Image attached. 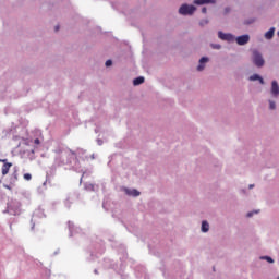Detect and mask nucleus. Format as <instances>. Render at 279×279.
I'll return each mask as SVG.
<instances>
[{
	"label": "nucleus",
	"instance_id": "5701e85b",
	"mask_svg": "<svg viewBox=\"0 0 279 279\" xmlns=\"http://www.w3.org/2000/svg\"><path fill=\"white\" fill-rule=\"evenodd\" d=\"M34 144H35V145H40V140L35 138V140H34Z\"/></svg>",
	"mask_w": 279,
	"mask_h": 279
},
{
	"label": "nucleus",
	"instance_id": "f8f14e48",
	"mask_svg": "<svg viewBox=\"0 0 279 279\" xmlns=\"http://www.w3.org/2000/svg\"><path fill=\"white\" fill-rule=\"evenodd\" d=\"M126 193L128 195H132L133 197H138V195H141V192H138L137 190H128Z\"/></svg>",
	"mask_w": 279,
	"mask_h": 279
},
{
	"label": "nucleus",
	"instance_id": "f3484780",
	"mask_svg": "<svg viewBox=\"0 0 279 279\" xmlns=\"http://www.w3.org/2000/svg\"><path fill=\"white\" fill-rule=\"evenodd\" d=\"M24 180H26L27 182H29V180H32V175L29 173H25L24 174Z\"/></svg>",
	"mask_w": 279,
	"mask_h": 279
},
{
	"label": "nucleus",
	"instance_id": "39448f33",
	"mask_svg": "<svg viewBox=\"0 0 279 279\" xmlns=\"http://www.w3.org/2000/svg\"><path fill=\"white\" fill-rule=\"evenodd\" d=\"M0 162H3L2 175H8V173H10V168L12 167V162H8V159H0Z\"/></svg>",
	"mask_w": 279,
	"mask_h": 279
},
{
	"label": "nucleus",
	"instance_id": "4be33fe9",
	"mask_svg": "<svg viewBox=\"0 0 279 279\" xmlns=\"http://www.w3.org/2000/svg\"><path fill=\"white\" fill-rule=\"evenodd\" d=\"M208 12V9L206 8V7H204L203 9H202V13L203 14H206Z\"/></svg>",
	"mask_w": 279,
	"mask_h": 279
},
{
	"label": "nucleus",
	"instance_id": "ddd939ff",
	"mask_svg": "<svg viewBox=\"0 0 279 279\" xmlns=\"http://www.w3.org/2000/svg\"><path fill=\"white\" fill-rule=\"evenodd\" d=\"M210 230V225L207 221L202 222V232H208Z\"/></svg>",
	"mask_w": 279,
	"mask_h": 279
},
{
	"label": "nucleus",
	"instance_id": "412c9836",
	"mask_svg": "<svg viewBox=\"0 0 279 279\" xmlns=\"http://www.w3.org/2000/svg\"><path fill=\"white\" fill-rule=\"evenodd\" d=\"M201 25H208V20L201 21Z\"/></svg>",
	"mask_w": 279,
	"mask_h": 279
},
{
	"label": "nucleus",
	"instance_id": "6e6552de",
	"mask_svg": "<svg viewBox=\"0 0 279 279\" xmlns=\"http://www.w3.org/2000/svg\"><path fill=\"white\" fill-rule=\"evenodd\" d=\"M275 32H276V28L271 27L268 32L265 33V38L267 40H271V38H274Z\"/></svg>",
	"mask_w": 279,
	"mask_h": 279
},
{
	"label": "nucleus",
	"instance_id": "0eeeda50",
	"mask_svg": "<svg viewBox=\"0 0 279 279\" xmlns=\"http://www.w3.org/2000/svg\"><path fill=\"white\" fill-rule=\"evenodd\" d=\"M271 95H274V97H278L279 95V86L277 81H272L271 83Z\"/></svg>",
	"mask_w": 279,
	"mask_h": 279
},
{
	"label": "nucleus",
	"instance_id": "b1692460",
	"mask_svg": "<svg viewBox=\"0 0 279 279\" xmlns=\"http://www.w3.org/2000/svg\"><path fill=\"white\" fill-rule=\"evenodd\" d=\"M254 213H258V211H254ZM254 213H253V211H250V213L246 215V217H253Z\"/></svg>",
	"mask_w": 279,
	"mask_h": 279
},
{
	"label": "nucleus",
	"instance_id": "423d86ee",
	"mask_svg": "<svg viewBox=\"0 0 279 279\" xmlns=\"http://www.w3.org/2000/svg\"><path fill=\"white\" fill-rule=\"evenodd\" d=\"M236 44L240 46L247 45L250 43V35H242L236 37Z\"/></svg>",
	"mask_w": 279,
	"mask_h": 279
},
{
	"label": "nucleus",
	"instance_id": "7ed1b4c3",
	"mask_svg": "<svg viewBox=\"0 0 279 279\" xmlns=\"http://www.w3.org/2000/svg\"><path fill=\"white\" fill-rule=\"evenodd\" d=\"M19 182V172L14 171L10 177V185H4V189H9V191H12V186Z\"/></svg>",
	"mask_w": 279,
	"mask_h": 279
},
{
	"label": "nucleus",
	"instance_id": "1a4fd4ad",
	"mask_svg": "<svg viewBox=\"0 0 279 279\" xmlns=\"http://www.w3.org/2000/svg\"><path fill=\"white\" fill-rule=\"evenodd\" d=\"M206 62H208V58L203 57L199 60V65L197 66V71H204V64H206Z\"/></svg>",
	"mask_w": 279,
	"mask_h": 279
},
{
	"label": "nucleus",
	"instance_id": "20e7f679",
	"mask_svg": "<svg viewBox=\"0 0 279 279\" xmlns=\"http://www.w3.org/2000/svg\"><path fill=\"white\" fill-rule=\"evenodd\" d=\"M218 37L220 40H227V43H234V37L232 34H226L223 32H218Z\"/></svg>",
	"mask_w": 279,
	"mask_h": 279
},
{
	"label": "nucleus",
	"instance_id": "2eb2a0df",
	"mask_svg": "<svg viewBox=\"0 0 279 279\" xmlns=\"http://www.w3.org/2000/svg\"><path fill=\"white\" fill-rule=\"evenodd\" d=\"M193 3H194V5H205L204 0H194Z\"/></svg>",
	"mask_w": 279,
	"mask_h": 279
},
{
	"label": "nucleus",
	"instance_id": "393cba45",
	"mask_svg": "<svg viewBox=\"0 0 279 279\" xmlns=\"http://www.w3.org/2000/svg\"><path fill=\"white\" fill-rule=\"evenodd\" d=\"M225 12H226V14H228V12H230V8H226Z\"/></svg>",
	"mask_w": 279,
	"mask_h": 279
},
{
	"label": "nucleus",
	"instance_id": "a211bd4d",
	"mask_svg": "<svg viewBox=\"0 0 279 279\" xmlns=\"http://www.w3.org/2000/svg\"><path fill=\"white\" fill-rule=\"evenodd\" d=\"M205 1V5L208 3L215 4L217 3V0H204Z\"/></svg>",
	"mask_w": 279,
	"mask_h": 279
},
{
	"label": "nucleus",
	"instance_id": "6ab92c4d",
	"mask_svg": "<svg viewBox=\"0 0 279 279\" xmlns=\"http://www.w3.org/2000/svg\"><path fill=\"white\" fill-rule=\"evenodd\" d=\"M105 64L106 66H112V60H107Z\"/></svg>",
	"mask_w": 279,
	"mask_h": 279
},
{
	"label": "nucleus",
	"instance_id": "bb28decb",
	"mask_svg": "<svg viewBox=\"0 0 279 279\" xmlns=\"http://www.w3.org/2000/svg\"><path fill=\"white\" fill-rule=\"evenodd\" d=\"M250 189H254V185H253V184H251V185H250Z\"/></svg>",
	"mask_w": 279,
	"mask_h": 279
},
{
	"label": "nucleus",
	"instance_id": "4468645a",
	"mask_svg": "<svg viewBox=\"0 0 279 279\" xmlns=\"http://www.w3.org/2000/svg\"><path fill=\"white\" fill-rule=\"evenodd\" d=\"M262 260H267V263H274V258H271L270 256H262L260 257Z\"/></svg>",
	"mask_w": 279,
	"mask_h": 279
},
{
	"label": "nucleus",
	"instance_id": "f257e3e1",
	"mask_svg": "<svg viewBox=\"0 0 279 279\" xmlns=\"http://www.w3.org/2000/svg\"><path fill=\"white\" fill-rule=\"evenodd\" d=\"M253 64H255V66H257L258 69H260V66H265V59H263V54H260V52H258V50H253Z\"/></svg>",
	"mask_w": 279,
	"mask_h": 279
},
{
	"label": "nucleus",
	"instance_id": "aec40b11",
	"mask_svg": "<svg viewBox=\"0 0 279 279\" xmlns=\"http://www.w3.org/2000/svg\"><path fill=\"white\" fill-rule=\"evenodd\" d=\"M213 49H221V45H211Z\"/></svg>",
	"mask_w": 279,
	"mask_h": 279
},
{
	"label": "nucleus",
	"instance_id": "9d476101",
	"mask_svg": "<svg viewBox=\"0 0 279 279\" xmlns=\"http://www.w3.org/2000/svg\"><path fill=\"white\" fill-rule=\"evenodd\" d=\"M250 80H251V82H256V80H258L259 84H265V81L258 74H254V75L250 76Z\"/></svg>",
	"mask_w": 279,
	"mask_h": 279
},
{
	"label": "nucleus",
	"instance_id": "a878e982",
	"mask_svg": "<svg viewBox=\"0 0 279 279\" xmlns=\"http://www.w3.org/2000/svg\"><path fill=\"white\" fill-rule=\"evenodd\" d=\"M54 29H56V32H59V29H60V26H56V28H54Z\"/></svg>",
	"mask_w": 279,
	"mask_h": 279
},
{
	"label": "nucleus",
	"instance_id": "f03ea898",
	"mask_svg": "<svg viewBox=\"0 0 279 279\" xmlns=\"http://www.w3.org/2000/svg\"><path fill=\"white\" fill-rule=\"evenodd\" d=\"M195 10H197V8L194 5L183 4L179 9V13H181L183 16H192V14L195 13Z\"/></svg>",
	"mask_w": 279,
	"mask_h": 279
},
{
	"label": "nucleus",
	"instance_id": "9b49d317",
	"mask_svg": "<svg viewBox=\"0 0 279 279\" xmlns=\"http://www.w3.org/2000/svg\"><path fill=\"white\" fill-rule=\"evenodd\" d=\"M144 82H145V77L138 76V77L134 78L133 84H134V86H141V84H144Z\"/></svg>",
	"mask_w": 279,
	"mask_h": 279
},
{
	"label": "nucleus",
	"instance_id": "dca6fc26",
	"mask_svg": "<svg viewBox=\"0 0 279 279\" xmlns=\"http://www.w3.org/2000/svg\"><path fill=\"white\" fill-rule=\"evenodd\" d=\"M270 110H276V102L269 101Z\"/></svg>",
	"mask_w": 279,
	"mask_h": 279
}]
</instances>
